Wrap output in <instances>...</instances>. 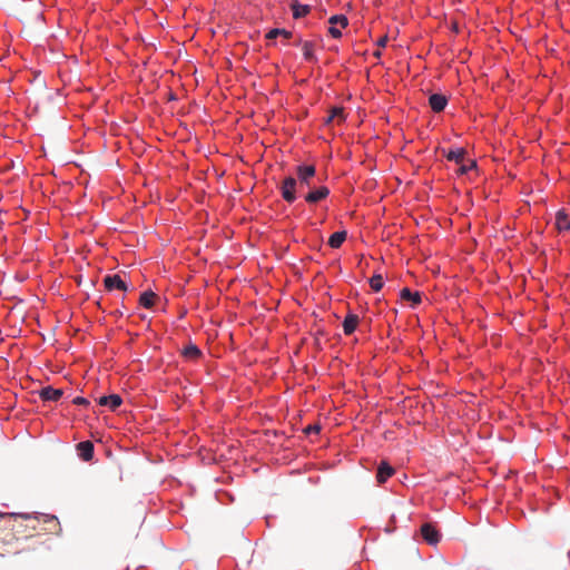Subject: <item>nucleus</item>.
Here are the masks:
<instances>
[{"mask_svg": "<svg viewBox=\"0 0 570 570\" xmlns=\"http://www.w3.org/2000/svg\"><path fill=\"white\" fill-rule=\"evenodd\" d=\"M421 535L429 544H436L441 539V533L438 528L430 522H426L421 525Z\"/></svg>", "mask_w": 570, "mask_h": 570, "instance_id": "obj_3", "label": "nucleus"}, {"mask_svg": "<svg viewBox=\"0 0 570 570\" xmlns=\"http://www.w3.org/2000/svg\"><path fill=\"white\" fill-rule=\"evenodd\" d=\"M302 42H303L302 40L296 41V46H298V45L302 46Z\"/></svg>", "mask_w": 570, "mask_h": 570, "instance_id": "obj_32", "label": "nucleus"}, {"mask_svg": "<svg viewBox=\"0 0 570 570\" xmlns=\"http://www.w3.org/2000/svg\"><path fill=\"white\" fill-rule=\"evenodd\" d=\"M183 355L187 360L195 361L200 357L202 352L195 344H188L186 347H184Z\"/></svg>", "mask_w": 570, "mask_h": 570, "instance_id": "obj_20", "label": "nucleus"}, {"mask_svg": "<svg viewBox=\"0 0 570 570\" xmlns=\"http://www.w3.org/2000/svg\"><path fill=\"white\" fill-rule=\"evenodd\" d=\"M556 226H557L558 230H560V232L569 230L570 229L569 217L564 213L559 212L556 217Z\"/></svg>", "mask_w": 570, "mask_h": 570, "instance_id": "obj_21", "label": "nucleus"}, {"mask_svg": "<svg viewBox=\"0 0 570 570\" xmlns=\"http://www.w3.org/2000/svg\"><path fill=\"white\" fill-rule=\"evenodd\" d=\"M343 108L342 107H334L331 109L330 115L326 119V124L332 122L335 118L343 119Z\"/></svg>", "mask_w": 570, "mask_h": 570, "instance_id": "obj_25", "label": "nucleus"}, {"mask_svg": "<svg viewBox=\"0 0 570 570\" xmlns=\"http://www.w3.org/2000/svg\"><path fill=\"white\" fill-rule=\"evenodd\" d=\"M157 295L151 291H146L140 295L139 303L145 308H151L155 305Z\"/></svg>", "mask_w": 570, "mask_h": 570, "instance_id": "obj_19", "label": "nucleus"}, {"mask_svg": "<svg viewBox=\"0 0 570 570\" xmlns=\"http://www.w3.org/2000/svg\"><path fill=\"white\" fill-rule=\"evenodd\" d=\"M17 514H18L17 515L18 517V521L19 520H24L26 521L24 527L27 529H30V530H33V531H36L38 529L41 530L40 524H42V518H39L40 513L35 514V515H32V514H20V513H17Z\"/></svg>", "mask_w": 570, "mask_h": 570, "instance_id": "obj_8", "label": "nucleus"}, {"mask_svg": "<svg viewBox=\"0 0 570 570\" xmlns=\"http://www.w3.org/2000/svg\"><path fill=\"white\" fill-rule=\"evenodd\" d=\"M79 456L83 461H90L94 456V444L90 441H83L77 444Z\"/></svg>", "mask_w": 570, "mask_h": 570, "instance_id": "obj_11", "label": "nucleus"}, {"mask_svg": "<svg viewBox=\"0 0 570 570\" xmlns=\"http://www.w3.org/2000/svg\"><path fill=\"white\" fill-rule=\"evenodd\" d=\"M346 236H347L346 230L336 232L331 235V237L328 239V245L332 248H340L342 246V244L345 242Z\"/></svg>", "mask_w": 570, "mask_h": 570, "instance_id": "obj_17", "label": "nucleus"}, {"mask_svg": "<svg viewBox=\"0 0 570 570\" xmlns=\"http://www.w3.org/2000/svg\"><path fill=\"white\" fill-rule=\"evenodd\" d=\"M448 104V98L442 94H433L429 98V105L434 112L444 110Z\"/></svg>", "mask_w": 570, "mask_h": 570, "instance_id": "obj_7", "label": "nucleus"}, {"mask_svg": "<svg viewBox=\"0 0 570 570\" xmlns=\"http://www.w3.org/2000/svg\"><path fill=\"white\" fill-rule=\"evenodd\" d=\"M374 55H375L376 57H380V56H381V52H380V51H376V52H374Z\"/></svg>", "mask_w": 570, "mask_h": 570, "instance_id": "obj_31", "label": "nucleus"}, {"mask_svg": "<svg viewBox=\"0 0 570 570\" xmlns=\"http://www.w3.org/2000/svg\"><path fill=\"white\" fill-rule=\"evenodd\" d=\"M460 165V168H459V174L460 175H464L466 174L470 169H472L473 167H475V161L474 160H468V164H465L464 161L462 164H459Z\"/></svg>", "mask_w": 570, "mask_h": 570, "instance_id": "obj_26", "label": "nucleus"}, {"mask_svg": "<svg viewBox=\"0 0 570 570\" xmlns=\"http://www.w3.org/2000/svg\"><path fill=\"white\" fill-rule=\"evenodd\" d=\"M465 154H466L465 149L455 148V149L449 150V153L445 155V157L450 161H455L456 164H462L464 161Z\"/></svg>", "mask_w": 570, "mask_h": 570, "instance_id": "obj_18", "label": "nucleus"}, {"mask_svg": "<svg viewBox=\"0 0 570 570\" xmlns=\"http://www.w3.org/2000/svg\"><path fill=\"white\" fill-rule=\"evenodd\" d=\"M303 56L306 61L316 62L317 57L315 56V43L312 41L302 42Z\"/></svg>", "mask_w": 570, "mask_h": 570, "instance_id": "obj_14", "label": "nucleus"}, {"mask_svg": "<svg viewBox=\"0 0 570 570\" xmlns=\"http://www.w3.org/2000/svg\"><path fill=\"white\" fill-rule=\"evenodd\" d=\"M328 23L333 26H340L341 28H345L348 24V20L344 14H335L328 19Z\"/></svg>", "mask_w": 570, "mask_h": 570, "instance_id": "obj_23", "label": "nucleus"}, {"mask_svg": "<svg viewBox=\"0 0 570 570\" xmlns=\"http://www.w3.org/2000/svg\"><path fill=\"white\" fill-rule=\"evenodd\" d=\"M330 195V189L326 186H320L317 188H311L304 195V199L308 204H316L323 199H325Z\"/></svg>", "mask_w": 570, "mask_h": 570, "instance_id": "obj_5", "label": "nucleus"}, {"mask_svg": "<svg viewBox=\"0 0 570 570\" xmlns=\"http://www.w3.org/2000/svg\"><path fill=\"white\" fill-rule=\"evenodd\" d=\"M384 285L383 277L380 274H375L370 278V286L374 292L382 289Z\"/></svg>", "mask_w": 570, "mask_h": 570, "instance_id": "obj_24", "label": "nucleus"}, {"mask_svg": "<svg viewBox=\"0 0 570 570\" xmlns=\"http://www.w3.org/2000/svg\"><path fill=\"white\" fill-rule=\"evenodd\" d=\"M291 9H292V12H293V17L295 19L305 17L311 11V7L309 6L302 4V3L297 2V1H294L291 4Z\"/></svg>", "mask_w": 570, "mask_h": 570, "instance_id": "obj_16", "label": "nucleus"}, {"mask_svg": "<svg viewBox=\"0 0 570 570\" xmlns=\"http://www.w3.org/2000/svg\"><path fill=\"white\" fill-rule=\"evenodd\" d=\"M401 298L411 301L413 306L419 305L422 302V296L419 292L412 293L407 287L401 289Z\"/></svg>", "mask_w": 570, "mask_h": 570, "instance_id": "obj_15", "label": "nucleus"}, {"mask_svg": "<svg viewBox=\"0 0 570 570\" xmlns=\"http://www.w3.org/2000/svg\"><path fill=\"white\" fill-rule=\"evenodd\" d=\"M17 513H0L1 534L0 547L12 546L18 541L17 533L21 532L22 523L18 522Z\"/></svg>", "mask_w": 570, "mask_h": 570, "instance_id": "obj_2", "label": "nucleus"}, {"mask_svg": "<svg viewBox=\"0 0 570 570\" xmlns=\"http://www.w3.org/2000/svg\"><path fill=\"white\" fill-rule=\"evenodd\" d=\"M72 402L78 405H88L89 404V401L81 396L75 397Z\"/></svg>", "mask_w": 570, "mask_h": 570, "instance_id": "obj_29", "label": "nucleus"}, {"mask_svg": "<svg viewBox=\"0 0 570 570\" xmlns=\"http://www.w3.org/2000/svg\"><path fill=\"white\" fill-rule=\"evenodd\" d=\"M283 37L284 39H289L292 37V32L286 30V29H278V28H275V29H271L267 33H266V39L268 40H273V39H276L277 37Z\"/></svg>", "mask_w": 570, "mask_h": 570, "instance_id": "obj_22", "label": "nucleus"}, {"mask_svg": "<svg viewBox=\"0 0 570 570\" xmlns=\"http://www.w3.org/2000/svg\"><path fill=\"white\" fill-rule=\"evenodd\" d=\"M104 284L108 291H112V289L127 291L128 289L127 284L117 274L105 276Z\"/></svg>", "mask_w": 570, "mask_h": 570, "instance_id": "obj_6", "label": "nucleus"}, {"mask_svg": "<svg viewBox=\"0 0 570 570\" xmlns=\"http://www.w3.org/2000/svg\"><path fill=\"white\" fill-rule=\"evenodd\" d=\"M320 430H321L320 425H316V424H315V425H308V426H306V428H305V430H304V432H305L306 434H311V433H318V432H320Z\"/></svg>", "mask_w": 570, "mask_h": 570, "instance_id": "obj_28", "label": "nucleus"}, {"mask_svg": "<svg viewBox=\"0 0 570 570\" xmlns=\"http://www.w3.org/2000/svg\"><path fill=\"white\" fill-rule=\"evenodd\" d=\"M39 518H42V524L41 528L42 531L51 533V534H60L61 532V525L57 517L51 514H45L40 513Z\"/></svg>", "mask_w": 570, "mask_h": 570, "instance_id": "obj_4", "label": "nucleus"}, {"mask_svg": "<svg viewBox=\"0 0 570 570\" xmlns=\"http://www.w3.org/2000/svg\"><path fill=\"white\" fill-rule=\"evenodd\" d=\"M122 403V399L118 394H111L108 396H101L98 400V404L101 406H108L111 411H116Z\"/></svg>", "mask_w": 570, "mask_h": 570, "instance_id": "obj_9", "label": "nucleus"}, {"mask_svg": "<svg viewBox=\"0 0 570 570\" xmlns=\"http://www.w3.org/2000/svg\"><path fill=\"white\" fill-rule=\"evenodd\" d=\"M358 324V316L355 314H347L343 322V331L345 335L354 333Z\"/></svg>", "mask_w": 570, "mask_h": 570, "instance_id": "obj_13", "label": "nucleus"}, {"mask_svg": "<svg viewBox=\"0 0 570 570\" xmlns=\"http://www.w3.org/2000/svg\"><path fill=\"white\" fill-rule=\"evenodd\" d=\"M63 392L59 389H53L52 386H46L40 390L39 396L43 401H58L62 396Z\"/></svg>", "mask_w": 570, "mask_h": 570, "instance_id": "obj_10", "label": "nucleus"}, {"mask_svg": "<svg viewBox=\"0 0 570 570\" xmlns=\"http://www.w3.org/2000/svg\"><path fill=\"white\" fill-rule=\"evenodd\" d=\"M296 177L287 176L279 186L283 199L292 204L296 200L297 194H303L305 189L314 187L313 179L316 174L314 165H299L296 167Z\"/></svg>", "mask_w": 570, "mask_h": 570, "instance_id": "obj_1", "label": "nucleus"}, {"mask_svg": "<svg viewBox=\"0 0 570 570\" xmlns=\"http://www.w3.org/2000/svg\"><path fill=\"white\" fill-rule=\"evenodd\" d=\"M386 42H387V37L384 36V37H381L379 40H377V46L383 48L386 46Z\"/></svg>", "mask_w": 570, "mask_h": 570, "instance_id": "obj_30", "label": "nucleus"}, {"mask_svg": "<svg viewBox=\"0 0 570 570\" xmlns=\"http://www.w3.org/2000/svg\"><path fill=\"white\" fill-rule=\"evenodd\" d=\"M393 474L394 469L387 462L383 461L377 468L376 480L379 483H384Z\"/></svg>", "mask_w": 570, "mask_h": 570, "instance_id": "obj_12", "label": "nucleus"}, {"mask_svg": "<svg viewBox=\"0 0 570 570\" xmlns=\"http://www.w3.org/2000/svg\"><path fill=\"white\" fill-rule=\"evenodd\" d=\"M328 33L333 37V38H341L342 37V32H341V27L338 28L337 26H333L331 24V27L328 28Z\"/></svg>", "mask_w": 570, "mask_h": 570, "instance_id": "obj_27", "label": "nucleus"}]
</instances>
